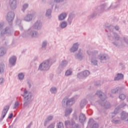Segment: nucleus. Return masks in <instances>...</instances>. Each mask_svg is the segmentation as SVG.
Masks as SVG:
<instances>
[{
    "label": "nucleus",
    "mask_w": 128,
    "mask_h": 128,
    "mask_svg": "<svg viewBox=\"0 0 128 128\" xmlns=\"http://www.w3.org/2000/svg\"><path fill=\"white\" fill-rule=\"evenodd\" d=\"M90 74V72L88 70H86V71H84V72H83V75L84 76H88Z\"/></svg>",
    "instance_id": "obj_14"
},
{
    "label": "nucleus",
    "mask_w": 128,
    "mask_h": 128,
    "mask_svg": "<svg viewBox=\"0 0 128 128\" xmlns=\"http://www.w3.org/2000/svg\"><path fill=\"white\" fill-rule=\"evenodd\" d=\"M102 92L100 91H98L96 92V94L99 96V97H100L102 96Z\"/></svg>",
    "instance_id": "obj_22"
},
{
    "label": "nucleus",
    "mask_w": 128,
    "mask_h": 128,
    "mask_svg": "<svg viewBox=\"0 0 128 128\" xmlns=\"http://www.w3.org/2000/svg\"><path fill=\"white\" fill-rule=\"evenodd\" d=\"M6 54V51L4 48H0V56H3Z\"/></svg>",
    "instance_id": "obj_9"
},
{
    "label": "nucleus",
    "mask_w": 128,
    "mask_h": 128,
    "mask_svg": "<svg viewBox=\"0 0 128 128\" xmlns=\"http://www.w3.org/2000/svg\"><path fill=\"white\" fill-rule=\"evenodd\" d=\"M18 77H19L20 80H23L24 78V75L22 73L20 74L19 75H18Z\"/></svg>",
    "instance_id": "obj_18"
},
{
    "label": "nucleus",
    "mask_w": 128,
    "mask_h": 128,
    "mask_svg": "<svg viewBox=\"0 0 128 128\" xmlns=\"http://www.w3.org/2000/svg\"><path fill=\"white\" fill-rule=\"evenodd\" d=\"M49 60H46L40 66V70H42V68H44V70H47L46 68H48Z\"/></svg>",
    "instance_id": "obj_1"
},
{
    "label": "nucleus",
    "mask_w": 128,
    "mask_h": 128,
    "mask_svg": "<svg viewBox=\"0 0 128 128\" xmlns=\"http://www.w3.org/2000/svg\"><path fill=\"white\" fill-rule=\"evenodd\" d=\"M12 14V17H10V14H8V22H10L13 20L14 18V14Z\"/></svg>",
    "instance_id": "obj_10"
},
{
    "label": "nucleus",
    "mask_w": 128,
    "mask_h": 128,
    "mask_svg": "<svg viewBox=\"0 0 128 128\" xmlns=\"http://www.w3.org/2000/svg\"><path fill=\"white\" fill-rule=\"evenodd\" d=\"M74 104V101L72 100H70L67 101V102H66V104L67 106H68V105L72 106Z\"/></svg>",
    "instance_id": "obj_11"
},
{
    "label": "nucleus",
    "mask_w": 128,
    "mask_h": 128,
    "mask_svg": "<svg viewBox=\"0 0 128 128\" xmlns=\"http://www.w3.org/2000/svg\"><path fill=\"white\" fill-rule=\"evenodd\" d=\"M124 78V74H118L117 76L114 78V80L117 81Z\"/></svg>",
    "instance_id": "obj_6"
},
{
    "label": "nucleus",
    "mask_w": 128,
    "mask_h": 128,
    "mask_svg": "<svg viewBox=\"0 0 128 128\" xmlns=\"http://www.w3.org/2000/svg\"><path fill=\"white\" fill-rule=\"evenodd\" d=\"M121 118L122 120H126L128 121V113H124L122 114L121 116Z\"/></svg>",
    "instance_id": "obj_4"
},
{
    "label": "nucleus",
    "mask_w": 128,
    "mask_h": 128,
    "mask_svg": "<svg viewBox=\"0 0 128 128\" xmlns=\"http://www.w3.org/2000/svg\"><path fill=\"white\" fill-rule=\"evenodd\" d=\"M12 116H13V114H11L10 116H8V118H9L11 119V118H12Z\"/></svg>",
    "instance_id": "obj_31"
},
{
    "label": "nucleus",
    "mask_w": 128,
    "mask_h": 128,
    "mask_svg": "<svg viewBox=\"0 0 128 128\" xmlns=\"http://www.w3.org/2000/svg\"><path fill=\"white\" fill-rule=\"evenodd\" d=\"M14 4H16V0H14Z\"/></svg>",
    "instance_id": "obj_37"
},
{
    "label": "nucleus",
    "mask_w": 128,
    "mask_h": 128,
    "mask_svg": "<svg viewBox=\"0 0 128 128\" xmlns=\"http://www.w3.org/2000/svg\"><path fill=\"white\" fill-rule=\"evenodd\" d=\"M72 74V71L70 70H67L66 73H65V75L66 76H69Z\"/></svg>",
    "instance_id": "obj_17"
},
{
    "label": "nucleus",
    "mask_w": 128,
    "mask_h": 128,
    "mask_svg": "<svg viewBox=\"0 0 128 128\" xmlns=\"http://www.w3.org/2000/svg\"><path fill=\"white\" fill-rule=\"evenodd\" d=\"M18 102H16V104H15V106H18Z\"/></svg>",
    "instance_id": "obj_34"
},
{
    "label": "nucleus",
    "mask_w": 128,
    "mask_h": 128,
    "mask_svg": "<svg viewBox=\"0 0 128 128\" xmlns=\"http://www.w3.org/2000/svg\"><path fill=\"white\" fill-rule=\"evenodd\" d=\"M30 94V93H28V91L26 90H25L23 96L24 98H26Z\"/></svg>",
    "instance_id": "obj_12"
},
{
    "label": "nucleus",
    "mask_w": 128,
    "mask_h": 128,
    "mask_svg": "<svg viewBox=\"0 0 128 128\" xmlns=\"http://www.w3.org/2000/svg\"><path fill=\"white\" fill-rule=\"evenodd\" d=\"M51 12H52L51 10H48L46 14H48V15L50 14Z\"/></svg>",
    "instance_id": "obj_28"
},
{
    "label": "nucleus",
    "mask_w": 128,
    "mask_h": 128,
    "mask_svg": "<svg viewBox=\"0 0 128 128\" xmlns=\"http://www.w3.org/2000/svg\"><path fill=\"white\" fill-rule=\"evenodd\" d=\"M46 42H44L43 43L42 46H43V47H44V46H46Z\"/></svg>",
    "instance_id": "obj_32"
},
{
    "label": "nucleus",
    "mask_w": 128,
    "mask_h": 128,
    "mask_svg": "<svg viewBox=\"0 0 128 128\" xmlns=\"http://www.w3.org/2000/svg\"><path fill=\"white\" fill-rule=\"evenodd\" d=\"M79 120L81 122H84L86 120V116L84 114H80V117H79Z\"/></svg>",
    "instance_id": "obj_7"
},
{
    "label": "nucleus",
    "mask_w": 128,
    "mask_h": 128,
    "mask_svg": "<svg viewBox=\"0 0 128 128\" xmlns=\"http://www.w3.org/2000/svg\"><path fill=\"white\" fill-rule=\"evenodd\" d=\"M9 108H10V107L8 106H6L4 107V110L2 112V118H4L6 116L9 110Z\"/></svg>",
    "instance_id": "obj_2"
},
{
    "label": "nucleus",
    "mask_w": 128,
    "mask_h": 128,
    "mask_svg": "<svg viewBox=\"0 0 128 128\" xmlns=\"http://www.w3.org/2000/svg\"><path fill=\"white\" fill-rule=\"evenodd\" d=\"M58 128H64V124L62 122H60L58 124Z\"/></svg>",
    "instance_id": "obj_19"
},
{
    "label": "nucleus",
    "mask_w": 128,
    "mask_h": 128,
    "mask_svg": "<svg viewBox=\"0 0 128 128\" xmlns=\"http://www.w3.org/2000/svg\"><path fill=\"white\" fill-rule=\"evenodd\" d=\"M11 1H12V0H11Z\"/></svg>",
    "instance_id": "obj_38"
},
{
    "label": "nucleus",
    "mask_w": 128,
    "mask_h": 128,
    "mask_svg": "<svg viewBox=\"0 0 128 128\" xmlns=\"http://www.w3.org/2000/svg\"><path fill=\"white\" fill-rule=\"evenodd\" d=\"M54 124H50L48 128H54Z\"/></svg>",
    "instance_id": "obj_26"
},
{
    "label": "nucleus",
    "mask_w": 128,
    "mask_h": 128,
    "mask_svg": "<svg viewBox=\"0 0 128 128\" xmlns=\"http://www.w3.org/2000/svg\"><path fill=\"white\" fill-rule=\"evenodd\" d=\"M36 33L35 34H33L32 36H36Z\"/></svg>",
    "instance_id": "obj_36"
},
{
    "label": "nucleus",
    "mask_w": 128,
    "mask_h": 128,
    "mask_svg": "<svg viewBox=\"0 0 128 128\" xmlns=\"http://www.w3.org/2000/svg\"><path fill=\"white\" fill-rule=\"evenodd\" d=\"M91 62H92V63L94 65H96V64H97V61H94V62H95V63H94L92 60Z\"/></svg>",
    "instance_id": "obj_25"
},
{
    "label": "nucleus",
    "mask_w": 128,
    "mask_h": 128,
    "mask_svg": "<svg viewBox=\"0 0 128 128\" xmlns=\"http://www.w3.org/2000/svg\"><path fill=\"white\" fill-rule=\"evenodd\" d=\"M126 98V96L124 94H122L120 95V96H119L120 99L122 100H125Z\"/></svg>",
    "instance_id": "obj_15"
},
{
    "label": "nucleus",
    "mask_w": 128,
    "mask_h": 128,
    "mask_svg": "<svg viewBox=\"0 0 128 128\" xmlns=\"http://www.w3.org/2000/svg\"><path fill=\"white\" fill-rule=\"evenodd\" d=\"M53 117L52 116H50L48 118V120H52V119Z\"/></svg>",
    "instance_id": "obj_30"
},
{
    "label": "nucleus",
    "mask_w": 128,
    "mask_h": 128,
    "mask_svg": "<svg viewBox=\"0 0 128 128\" xmlns=\"http://www.w3.org/2000/svg\"><path fill=\"white\" fill-rule=\"evenodd\" d=\"M66 18V13L62 14L59 16V20H64Z\"/></svg>",
    "instance_id": "obj_8"
},
{
    "label": "nucleus",
    "mask_w": 128,
    "mask_h": 128,
    "mask_svg": "<svg viewBox=\"0 0 128 128\" xmlns=\"http://www.w3.org/2000/svg\"><path fill=\"white\" fill-rule=\"evenodd\" d=\"M66 26L67 24L66 22H63L61 24V28H66Z\"/></svg>",
    "instance_id": "obj_16"
},
{
    "label": "nucleus",
    "mask_w": 128,
    "mask_h": 128,
    "mask_svg": "<svg viewBox=\"0 0 128 128\" xmlns=\"http://www.w3.org/2000/svg\"><path fill=\"white\" fill-rule=\"evenodd\" d=\"M4 82V80L3 78L0 79V84H2Z\"/></svg>",
    "instance_id": "obj_29"
},
{
    "label": "nucleus",
    "mask_w": 128,
    "mask_h": 128,
    "mask_svg": "<svg viewBox=\"0 0 128 128\" xmlns=\"http://www.w3.org/2000/svg\"><path fill=\"white\" fill-rule=\"evenodd\" d=\"M78 44H75L73 45V47L71 48V52H76L78 49Z\"/></svg>",
    "instance_id": "obj_5"
},
{
    "label": "nucleus",
    "mask_w": 128,
    "mask_h": 128,
    "mask_svg": "<svg viewBox=\"0 0 128 128\" xmlns=\"http://www.w3.org/2000/svg\"><path fill=\"white\" fill-rule=\"evenodd\" d=\"M105 58H106V57L104 56H100V60H104Z\"/></svg>",
    "instance_id": "obj_23"
},
{
    "label": "nucleus",
    "mask_w": 128,
    "mask_h": 128,
    "mask_svg": "<svg viewBox=\"0 0 128 128\" xmlns=\"http://www.w3.org/2000/svg\"><path fill=\"white\" fill-rule=\"evenodd\" d=\"M25 20L27 22H30V20H31V19L30 18V16H27L25 18Z\"/></svg>",
    "instance_id": "obj_20"
},
{
    "label": "nucleus",
    "mask_w": 128,
    "mask_h": 128,
    "mask_svg": "<svg viewBox=\"0 0 128 128\" xmlns=\"http://www.w3.org/2000/svg\"><path fill=\"white\" fill-rule=\"evenodd\" d=\"M28 6V4H27L24 5V10H26V8H27Z\"/></svg>",
    "instance_id": "obj_27"
},
{
    "label": "nucleus",
    "mask_w": 128,
    "mask_h": 128,
    "mask_svg": "<svg viewBox=\"0 0 128 128\" xmlns=\"http://www.w3.org/2000/svg\"><path fill=\"white\" fill-rule=\"evenodd\" d=\"M116 30H119V28L118 26L115 27Z\"/></svg>",
    "instance_id": "obj_35"
},
{
    "label": "nucleus",
    "mask_w": 128,
    "mask_h": 128,
    "mask_svg": "<svg viewBox=\"0 0 128 128\" xmlns=\"http://www.w3.org/2000/svg\"><path fill=\"white\" fill-rule=\"evenodd\" d=\"M50 91L54 93L56 91V89L55 88H51Z\"/></svg>",
    "instance_id": "obj_21"
},
{
    "label": "nucleus",
    "mask_w": 128,
    "mask_h": 128,
    "mask_svg": "<svg viewBox=\"0 0 128 128\" xmlns=\"http://www.w3.org/2000/svg\"><path fill=\"white\" fill-rule=\"evenodd\" d=\"M72 112V110L71 108L68 109L66 110V112H65V115L68 116Z\"/></svg>",
    "instance_id": "obj_13"
},
{
    "label": "nucleus",
    "mask_w": 128,
    "mask_h": 128,
    "mask_svg": "<svg viewBox=\"0 0 128 128\" xmlns=\"http://www.w3.org/2000/svg\"><path fill=\"white\" fill-rule=\"evenodd\" d=\"M56 0V2H60L62 1L63 0Z\"/></svg>",
    "instance_id": "obj_33"
},
{
    "label": "nucleus",
    "mask_w": 128,
    "mask_h": 128,
    "mask_svg": "<svg viewBox=\"0 0 128 128\" xmlns=\"http://www.w3.org/2000/svg\"><path fill=\"white\" fill-rule=\"evenodd\" d=\"M10 64L14 66L16 63V58L15 56H12L9 60Z\"/></svg>",
    "instance_id": "obj_3"
},
{
    "label": "nucleus",
    "mask_w": 128,
    "mask_h": 128,
    "mask_svg": "<svg viewBox=\"0 0 128 128\" xmlns=\"http://www.w3.org/2000/svg\"><path fill=\"white\" fill-rule=\"evenodd\" d=\"M68 124H70V121H66V122H65V125L66 126H68Z\"/></svg>",
    "instance_id": "obj_24"
}]
</instances>
